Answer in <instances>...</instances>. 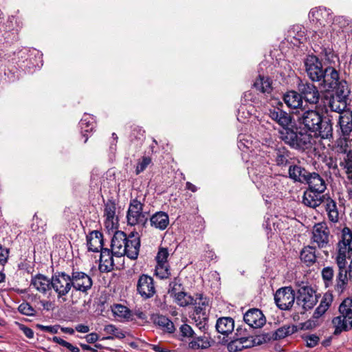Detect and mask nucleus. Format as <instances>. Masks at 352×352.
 <instances>
[{
    "instance_id": "obj_1",
    "label": "nucleus",
    "mask_w": 352,
    "mask_h": 352,
    "mask_svg": "<svg viewBox=\"0 0 352 352\" xmlns=\"http://www.w3.org/2000/svg\"><path fill=\"white\" fill-rule=\"evenodd\" d=\"M111 249L103 248L100 252L99 269L101 272H110L124 267L123 257L126 256L135 260L139 254L140 239L138 233L129 236L122 231H116L111 239Z\"/></svg>"
},
{
    "instance_id": "obj_2",
    "label": "nucleus",
    "mask_w": 352,
    "mask_h": 352,
    "mask_svg": "<svg viewBox=\"0 0 352 352\" xmlns=\"http://www.w3.org/2000/svg\"><path fill=\"white\" fill-rule=\"evenodd\" d=\"M296 122L299 129L313 133L315 137L330 139L333 137V127L329 120H324L323 116L315 109L298 111Z\"/></svg>"
},
{
    "instance_id": "obj_3",
    "label": "nucleus",
    "mask_w": 352,
    "mask_h": 352,
    "mask_svg": "<svg viewBox=\"0 0 352 352\" xmlns=\"http://www.w3.org/2000/svg\"><path fill=\"white\" fill-rule=\"evenodd\" d=\"M339 316L332 320L334 334L348 331L352 328V298H345L339 306Z\"/></svg>"
},
{
    "instance_id": "obj_4",
    "label": "nucleus",
    "mask_w": 352,
    "mask_h": 352,
    "mask_svg": "<svg viewBox=\"0 0 352 352\" xmlns=\"http://www.w3.org/2000/svg\"><path fill=\"white\" fill-rule=\"evenodd\" d=\"M279 138L291 147L297 149L308 148L311 146V135L302 132H295L291 129L279 131Z\"/></svg>"
},
{
    "instance_id": "obj_5",
    "label": "nucleus",
    "mask_w": 352,
    "mask_h": 352,
    "mask_svg": "<svg viewBox=\"0 0 352 352\" xmlns=\"http://www.w3.org/2000/svg\"><path fill=\"white\" fill-rule=\"evenodd\" d=\"M296 303L305 310L311 309L318 302L316 292L307 283L302 282L298 284Z\"/></svg>"
},
{
    "instance_id": "obj_6",
    "label": "nucleus",
    "mask_w": 352,
    "mask_h": 352,
    "mask_svg": "<svg viewBox=\"0 0 352 352\" xmlns=\"http://www.w3.org/2000/svg\"><path fill=\"white\" fill-rule=\"evenodd\" d=\"M51 286L58 298L66 296L73 288L71 275L64 272L55 273L52 276Z\"/></svg>"
},
{
    "instance_id": "obj_7",
    "label": "nucleus",
    "mask_w": 352,
    "mask_h": 352,
    "mask_svg": "<svg viewBox=\"0 0 352 352\" xmlns=\"http://www.w3.org/2000/svg\"><path fill=\"white\" fill-rule=\"evenodd\" d=\"M338 253L336 261L343 265L342 261L349 256L352 252V231L347 227L342 230L340 240L337 245Z\"/></svg>"
},
{
    "instance_id": "obj_8",
    "label": "nucleus",
    "mask_w": 352,
    "mask_h": 352,
    "mask_svg": "<svg viewBox=\"0 0 352 352\" xmlns=\"http://www.w3.org/2000/svg\"><path fill=\"white\" fill-rule=\"evenodd\" d=\"M73 289L87 294L93 285L91 278L83 272L73 270L71 273Z\"/></svg>"
},
{
    "instance_id": "obj_9",
    "label": "nucleus",
    "mask_w": 352,
    "mask_h": 352,
    "mask_svg": "<svg viewBox=\"0 0 352 352\" xmlns=\"http://www.w3.org/2000/svg\"><path fill=\"white\" fill-rule=\"evenodd\" d=\"M274 300L278 308L282 310H288L294 303V292L289 287L280 288L276 291L274 295Z\"/></svg>"
},
{
    "instance_id": "obj_10",
    "label": "nucleus",
    "mask_w": 352,
    "mask_h": 352,
    "mask_svg": "<svg viewBox=\"0 0 352 352\" xmlns=\"http://www.w3.org/2000/svg\"><path fill=\"white\" fill-rule=\"evenodd\" d=\"M330 231L326 223H316L312 230V241L317 244L319 248L327 247L329 243Z\"/></svg>"
},
{
    "instance_id": "obj_11",
    "label": "nucleus",
    "mask_w": 352,
    "mask_h": 352,
    "mask_svg": "<svg viewBox=\"0 0 352 352\" xmlns=\"http://www.w3.org/2000/svg\"><path fill=\"white\" fill-rule=\"evenodd\" d=\"M298 91L302 100L311 104H316L320 100V92L312 83L300 82L298 85Z\"/></svg>"
},
{
    "instance_id": "obj_12",
    "label": "nucleus",
    "mask_w": 352,
    "mask_h": 352,
    "mask_svg": "<svg viewBox=\"0 0 352 352\" xmlns=\"http://www.w3.org/2000/svg\"><path fill=\"white\" fill-rule=\"evenodd\" d=\"M305 71L313 82H320L324 72L321 62L316 56H309L305 61Z\"/></svg>"
},
{
    "instance_id": "obj_13",
    "label": "nucleus",
    "mask_w": 352,
    "mask_h": 352,
    "mask_svg": "<svg viewBox=\"0 0 352 352\" xmlns=\"http://www.w3.org/2000/svg\"><path fill=\"white\" fill-rule=\"evenodd\" d=\"M142 207L143 205L140 201L137 199L131 201L126 216L127 222L129 225L135 226L145 223L146 218L142 212Z\"/></svg>"
},
{
    "instance_id": "obj_14",
    "label": "nucleus",
    "mask_w": 352,
    "mask_h": 352,
    "mask_svg": "<svg viewBox=\"0 0 352 352\" xmlns=\"http://www.w3.org/2000/svg\"><path fill=\"white\" fill-rule=\"evenodd\" d=\"M168 256L169 252L167 248L162 247L159 248L156 256L155 275L161 279L166 278L170 275L169 265L167 261Z\"/></svg>"
},
{
    "instance_id": "obj_15",
    "label": "nucleus",
    "mask_w": 352,
    "mask_h": 352,
    "mask_svg": "<svg viewBox=\"0 0 352 352\" xmlns=\"http://www.w3.org/2000/svg\"><path fill=\"white\" fill-rule=\"evenodd\" d=\"M137 292L144 299L153 297L156 292L153 278L146 274L141 275L137 283Z\"/></svg>"
},
{
    "instance_id": "obj_16",
    "label": "nucleus",
    "mask_w": 352,
    "mask_h": 352,
    "mask_svg": "<svg viewBox=\"0 0 352 352\" xmlns=\"http://www.w3.org/2000/svg\"><path fill=\"white\" fill-rule=\"evenodd\" d=\"M340 126L343 140L346 142L345 146H349L348 142H352V115L351 112H345L338 116Z\"/></svg>"
},
{
    "instance_id": "obj_17",
    "label": "nucleus",
    "mask_w": 352,
    "mask_h": 352,
    "mask_svg": "<svg viewBox=\"0 0 352 352\" xmlns=\"http://www.w3.org/2000/svg\"><path fill=\"white\" fill-rule=\"evenodd\" d=\"M340 81L338 72L333 67H327L321 76L320 85L326 90L333 89Z\"/></svg>"
},
{
    "instance_id": "obj_18",
    "label": "nucleus",
    "mask_w": 352,
    "mask_h": 352,
    "mask_svg": "<svg viewBox=\"0 0 352 352\" xmlns=\"http://www.w3.org/2000/svg\"><path fill=\"white\" fill-rule=\"evenodd\" d=\"M244 321L252 328H261L266 322V319L262 311L258 309H250L243 316Z\"/></svg>"
},
{
    "instance_id": "obj_19",
    "label": "nucleus",
    "mask_w": 352,
    "mask_h": 352,
    "mask_svg": "<svg viewBox=\"0 0 352 352\" xmlns=\"http://www.w3.org/2000/svg\"><path fill=\"white\" fill-rule=\"evenodd\" d=\"M327 194L316 192L314 190L307 188L303 194L302 203L310 208H316L323 203Z\"/></svg>"
},
{
    "instance_id": "obj_20",
    "label": "nucleus",
    "mask_w": 352,
    "mask_h": 352,
    "mask_svg": "<svg viewBox=\"0 0 352 352\" xmlns=\"http://www.w3.org/2000/svg\"><path fill=\"white\" fill-rule=\"evenodd\" d=\"M309 17L322 26H325L326 23H331L332 20L330 10L322 7L312 9L309 12Z\"/></svg>"
},
{
    "instance_id": "obj_21",
    "label": "nucleus",
    "mask_w": 352,
    "mask_h": 352,
    "mask_svg": "<svg viewBox=\"0 0 352 352\" xmlns=\"http://www.w3.org/2000/svg\"><path fill=\"white\" fill-rule=\"evenodd\" d=\"M116 210V204L111 200H108L104 205V216L105 217L104 225L108 230L113 229L118 223Z\"/></svg>"
},
{
    "instance_id": "obj_22",
    "label": "nucleus",
    "mask_w": 352,
    "mask_h": 352,
    "mask_svg": "<svg viewBox=\"0 0 352 352\" xmlns=\"http://www.w3.org/2000/svg\"><path fill=\"white\" fill-rule=\"evenodd\" d=\"M52 278L50 279L47 276L38 274L32 277L30 286H32L38 292L45 294L52 289Z\"/></svg>"
},
{
    "instance_id": "obj_23",
    "label": "nucleus",
    "mask_w": 352,
    "mask_h": 352,
    "mask_svg": "<svg viewBox=\"0 0 352 352\" xmlns=\"http://www.w3.org/2000/svg\"><path fill=\"white\" fill-rule=\"evenodd\" d=\"M305 184L308 188L316 192H323L327 189V184L324 178L316 172L310 173Z\"/></svg>"
},
{
    "instance_id": "obj_24",
    "label": "nucleus",
    "mask_w": 352,
    "mask_h": 352,
    "mask_svg": "<svg viewBox=\"0 0 352 352\" xmlns=\"http://www.w3.org/2000/svg\"><path fill=\"white\" fill-rule=\"evenodd\" d=\"M270 117L276 121L283 129H289L288 126L292 122V117L287 112L279 108H273L269 110Z\"/></svg>"
},
{
    "instance_id": "obj_25",
    "label": "nucleus",
    "mask_w": 352,
    "mask_h": 352,
    "mask_svg": "<svg viewBox=\"0 0 352 352\" xmlns=\"http://www.w3.org/2000/svg\"><path fill=\"white\" fill-rule=\"evenodd\" d=\"M325 105L331 111L340 114H344L347 107V101L342 99L340 97L331 96V97L326 98Z\"/></svg>"
},
{
    "instance_id": "obj_26",
    "label": "nucleus",
    "mask_w": 352,
    "mask_h": 352,
    "mask_svg": "<svg viewBox=\"0 0 352 352\" xmlns=\"http://www.w3.org/2000/svg\"><path fill=\"white\" fill-rule=\"evenodd\" d=\"M272 156L278 166H285L290 164L292 160V155L289 150L284 146L277 147L274 150Z\"/></svg>"
},
{
    "instance_id": "obj_27",
    "label": "nucleus",
    "mask_w": 352,
    "mask_h": 352,
    "mask_svg": "<svg viewBox=\"0 0 352 352\" xmlns=\"http://www.w3.org/2000/svg\"><path fill=\"white\" fill-rule=\"evenodd\" d=\"M309 173L305 168L298 165H289L288 170L289 178L301 184H305Z\"/></svg>"
},
{
    "instance_id": "obj_28",
    "label": "nucleus",
    "mask_w": 352,
    "mask_h": 352,
    "mask_svg": "<svg viewBox=\"0 0 352 352\" xmlns=\"http://www.w3.org/2000/svg\"><path fill=\"white\" fill-rule=\"evenodd\" d=\"M283 100L288 107L293 109H304L303 100L299 92L296 91H287L283 96Z\"/></svg>"
},
{
    "instance_id": "obj_29",
    "label": "nucleus",
    "mask_w": 352,
    "mask_h": 352,
    "mask_svg": "<svg viewBox=\"0 0 352 352\" xmlns=\"http://www.w3.org/2000/svg\"><path fill=\"white\" fill-rule=\"evenodd\" d=\"M87 248L89 251L98 252L103 245L102 234L99 231H93L87 236Z\"/></svg>"
},
{
    "instance_id": "obj_30",
    "label": "nucleus",
    "mask_w": 352,
    "mask_h": 352,
    "mask_svg": "<svg viewBox=\"0 0 352 352\" xmlns=\"http://www.w3.org/2000/svg\"><path fill=\"white\" fill-rule=\"evenodd\" d=\"M342 262L343 265H341L338 263V261H336V263L338 267L339 271L336 279L335 289L338 292H342L345 288V286L347 284L348 281V272L347 270H346V260L344 259V261H342Z\"/></svg>"
},
{
    "instance_id": "obj_31",
    "label": "nucleus",
    "mask_w": 352,
    "mask_h": 352,
    "mask_svg": "<svg viewBox=\"0 0 352 352\" xmlns=\"http://www.w3.org/2000/svg\"><path fill=\"white\" fill-rule=\"evenodd\" d=\"M150 222L151 226L156 229L164 230L169 224V217L165 212L160 211L151 216Z\"/></svg>"
},
{
    "instance_id": "obj_32",
    "label": "nucleus",
    "mask_w": 352,
    "mask_h": 352,
    "mask_svg": "<svg viewBox=\"0 0 352 352\" xmlns=\"http://www.w3.org/2000/svg\"><path fill=\"white\" fill-rule=\"evenodd\" d=\"M215 327L218 333L228 335L234 329V321L230 317H222L217 320Z\"/></svg>"
},
{
    "instance_id": "obj_33",
    "label": "nucleus",
    "mask_w": 352,
    "mask_h": 352,
    "mask_svg": "<svg viewBox=\"0 0 352 352\" xmlns=\"http://www.w3.org/2000/svg\"><path fill=\"white\" fill-rule=\"evenodd\" d=\"M269 334H262L256 336L241 337L242 344L244 349L251 348L256 345H261L270 340Z\"/></svg>"
},
{
    "instance_id": "obj_34",
    "label": "nucleus",
    "mask_w": 352,
    "mask_h": 352,
    "mask_svg": "<svg viewBox=\"0 0 352 352\" xmlns=\"http://www.w3.org/2000/svg\"><path fill=\"white\" fill-rule=\"evenodd\" d=\"M323 203L325 204V209L327 212L329 219L333 223L338 222L339 219V213L336 202L331 198L329 194H327Z\"/></svg>"
},
{
    "instance_id": "obj_35",
    "label": "nucleus",
    "mask_w": 352,
    "mask_h": 352,
    "mask_svg": "<svg viewBox=\"0 0 352 352\" xmlns=\"http://www.w3.org/2000/svg\"><path fill=\"white\" fill-rule=\"evenodd\" d=\"M253 87L263 94H269L272 90V81L267 76H259L254 82Z\"/></svg>"
},
{
    "instance_id": "obj_36",
    "label": "nucleus",
    "mask_w": 352,
    "mask_h": 352,
    "mask_svg": "<svg viewBox=\"0 0 352 352\" xmlns=\"http://www.w3.org/2000/svg\"><path fill=\"white\" fill-rule=\"evenodd\" d=\"M113 315L118 318L119 320H131L132 314L129 309L126 307L116 304L112 307Z\"/></svg>"
},
{
    "instance_id": "obj_37",
    "label": "nucleus",
    "mask_w": 352,
    "mask_h": 352,
    "mask_svg": "<svg viewBox=\"0 0 352 352\" xmlns=\"http://www.w3.org/2000/svg\"><path fill=\"white\" fill-rule=\"evenodd\" d=\"M193 304L195 305L194 313L209 312L208 300L206 298H203L201 294H197L196 298H194Z\"/></svg>"
},
{
    "instance_id": "obj_38",
    "label": "nucleus",
    "mask_w": 352,
    "mask_h": 352,
    "mask_svg": "<svg viewBox=\"0 0 352 352\" xmlns=\"http://www.w3.org/2000/svg\"><path fill=\"white\" fill-rule=\"evenodd\" d=\"M315 248L311 246H307L304 248L300 252V259L307 265H311L315 263L316 256L315 254Z\"/></svg>"
},
{
    "instance_id": "obj_39",
    "label": "nucleus",
    "mask_w": 352,
    "mask_h": 352,
    "mask_svg": "<svg viewBox=\"0 0 352 352\" xmlns=\"http://www.w3.org/2000/svg\"><path fill=\"white\" fill-rule=\"evenodd\" d=\"M153 321L155 324L164 328L168 333H172L175 329L173 322L164 316L157 315L154 316Z\"/></svg>"
},
{
    "instance_id": "obj_40",
    "label": "nucleus",
    "mask_w": 352,
    "mask_h": 352,
    "mask_svg": "<svg viewBox=\"0 0 352 352\" xmlns=\"http://www.w3.org/2000/svg\"><path fill=\"white\" fill-rule=\"evenodd\" d=\"M335 89L336 93L333 96L340 97L347 101L350 94L347 82L345 80H340Z\"/></svg>"
},
{
    "instance_id": "obj_41",
    "label": "nucleus",
    "mask_w": 352,
    "mask_h": 352,
    "mask_svg": "<svg viewBox=\"0 0 352 352\" xmlns=\"http://www.w3.org/2000/svg\"><path fill=\"white\" fill-rule=\"evenodd\" d=\"M104 331L106 334L109 335L107 337L108 340H113V336L117 338L122 339L125 337V334L113 324H107L104 327Z\"/></svg>"
},
{
    "instance_id": "obj_42",
    "label": "nucleus",
    "mask_w": 352,
    "mask_h": 352,
    "mask_svg": "<svg viewBox=\"0 0 352 352\" xmlns=\"http://www.w3.org/2000/svg\"><path fill=\"white\" fill-rule=\"evenodd\" d=\"M210 346V342L206 337L199 336L190 341L188 346L192 349H205Z\"/></svg>"
},
{
    "instance_id": "obj_43",
    "label": "nucleus",
    "mask_w": 352,
    "mask_h": 352,
    "mask_svg": "<svg viewBox=\"0 0 352 352\" xmlns=\"http://www.w3.org/2000/svg\"><path fill=\"white\" fill-rule=\"evenodd\" d=\"M173 296L177 304L179 305L180 306L185 307L188 305H191L194 303V298L187 295L186 293L182 291H180L179 292L177 293Z\"/></svg>"
},
{
    "instance_id": "obj_44",
    "label": "nucleus",
    "mask_w": 352,
    "mask_h": 352,
    "mask_svg": "<svg viewBox=\"0 0 352 352\" xmlns=\"http://www.w3.org/2000/svg\"><path fill=\"white\" fill-rule=\"evenodd\" d=\"M332 301L331 296H324L323 298L320 301L319 306L316 308L314 315L316 317H319L324 314L326 311L329 309Z\"/></svg>"
},
{
    "instance_id": "obj_45",
    "label": "nucleus",
    "mask_w": 352,
    "mask_h": 352,
    "mask_svg": "<svg viewBox=\"0 0 352 352\" xmlns=\"http://www.w3.org/2000/svg\"><path fill=\"white\" fill-rule=\"evenodd\" d=\"M322 277L325 287H329L333 285L334 271L331 267H325L322 270Z\"/></svg>"
},
{
    "instance_id": "obj_46",
    "label": "nucleus",
    "mask_w": 352,
    "mask_h": 352,
    "mask_svg": "<svg viewBox=\"0 0 352 352\" xmlns=\"http://www.w3.org/2000/svg\"><path fill=\"white\" fill-rule=\"evenodd\" d=\"M296 327L294 326L281 327L274 332V338L276 340L283 339L294 333Z\"/></svg>"
},
{
    "instance_id": "obj_47",
    "label": "nucleus",
    "mask_w": 352,
    "mask_h": 352,
    "mask_svg": "<svg viewBox=\"0 0 352 352\" xmlns=\"http://www.w3.org/2000/svg\"><path fill=\"white\" fill-rule=\"evenodd\" d=\"M343 151L345 154L343 161L340 162V166L346 169V174L352 170V151L347 150L348 146H345Z\"/></svg>"
},
{
    "instance_id": "obj_48",
    "label": "nucleus",
    "mask_w": 352,
    "mask_h": 352,
    "mask_svg": "<svg viewBox=\"0 0 352 352\" xmlns=\"http://www.w3.org/2000/svg\"><path fill=\"white\" fill-rule=\"evenodd\" d=\"M80 125L85 132L91 131L94 128V118L85 115L81 119Z\"/></svg>"
},
{
    "instance_id": "obj_49",
    "label": "nucleus",
    "mask_w": 352,
    "mask_h": 352,
    "mask_svg": "<svg viewBox=\"0 0 352 352\" xmlns=\"http://www.w3.org/2000/svg\"><path fill=\"white\" fill-rule=\"evenodd\" d=\"M182 290V285L181 280L178 278H175L169 284L168 293L171 296H174L177 293Z\"/></svg>"
},
{
    "instance_id": "obj_50",
    "label": "nucleus",
    "mask_w": 352,
    "mask_h": 352,
    "mask_svg": "<svg viewBox=\"0 0 352 352\" xmlns=\"http://www.w3.org/2000/svg\"><path fill=\"white\" fill-rule=\"evenodd\" d=\"M151 159L149 157L144 156L141 160H140L137 163L135 168L136 175H139L140 173L143 172L151 164Z\"/></svg>"
},
{
    "instance_id": "obj_51",
    "label": "nucleus",
    "mask_w": 352,
    "mask_h": 352,
    "mask_svg": "<svg viewBox=\"0 0 352 352\" xmlns=\"http://www.w3.org/2000/svg\"><path fill=\"white\" fill-rule=\"evenodd\" d=\"M19 311L28 316H33L36 314L34 309L28 302H23L19 306Z\"/></svg>"
},
{
    "instance_id": "obj_52",
    "label": "nucleus",
    "mask_w": 352,
    "mask_h": 352,
    "mask_svg": "<svg viewBox=\"0 0 352 352\" xmlns=\"http://www.w3.org/2000/svg\"><path fill=\"white\" fill-rule=\"evenodd\" d=\"M241 338L230 342L228 344V349L230 352H237L244 349Z\"/></svg>"
},
{
    "instance_id": "obj_53",
    "label": "nucleus",
    "mask_w": 352,
    "mask_h": 352,
    "mask_svg": "<svg viewBox=\"0 0 352 352\" xmlns=\"http://www.w3.org/2000/svg\"><path fill=\"white\" fill-rule=\"evenodd\" d=\"M303 339L306 342L307 346L310 348L316 346L320 340L319 337L314 334L305 336Z\"/></svg>"
},
{
    "instance_id": "obj_54",
    "label": "nucleus",
    "mask_w": 352,
    "mask_h": 352,
    "mask_svg": "<svg viewBox=\"0 0 352 352\" xmlns=\"http://www.w3.org/2000/svg\"><path fill=\"white\" fill-rule=\"evenodd\" d=\"M179 330L183 337L192 338L195 333L192 327L187 324L181 325Z\"/></svg>"
},
{
    "instance_id": "obj_55",
    "label": "nucleus",
    "mask_w": 352,
    "mask_h": 352,
    "mask_svg": "<svg viewBox=\"0 0 352 352\" xmlns=\"http://www.w3.org/2000/svg\"><path fill=\"white\" fill-rule=\"evenodd\" d=\"M37 327L42 331L50 332L52 333H57L58 330V326H44L42 324H37Z\"/></svg>"
},
{
    "instance_id": "obj_56",
    "label": "nucleus",
    "mask_w": 352,
    "mask_h": 352,
    "mask_svg": "<svg viewBox=\"0 0 352 352\" xmlns=\"http://www.w3.org/2000/svg\"><path fill=\"white\" fill-rule=\"evenodd\" d=\"M8 254V250L3 248V247L0 245V264L3 265L7 262Z\"/></svg>"
},
{
    "instance_id": "obj_57",
    "label": "nucleus",
    "mask_w": 352,
    "mask_h": 352,
    "mask_svg": "<svg viewBox=\"0 0 352 352\" xmlns=\"http://www.w3.org/2000/svg\"><path fill=\"white\" fill-rule=\"evenodd\" d=\"M331 30L333 31V34L338 36H341L343 39L346 38V36L344 34V29L342 28H340L339 29L337 28V23H333L332 24Z\"/></svg>"
},
{
    "instance_id": "obj_58",
    "label": "nucleus",
    "mask_w": 352,
    "mask_h": 352,
    "mask_svg": "<svg viewBox=\"0 0 352 352\" xmlns=\"http://www.w3.org/2000/svg\"><path fill=\"white\" fill-rule=\"evenodd\" d=\"M20 329L23 331V333L25 335V336L30 339L34 338V331L32 329L21 324L20 325Z\"/></svg>"
},
{
    "instance_id": "obj_59",
    "label": "nucleus",
    "mask_w": 352,
    "mask_h": 352,
    "mask_svg": "<svg viewBox=\"0 0 352 352\" xmlns=\"http://www.w3.org/2000/svg\"><path fill=\"white\" fill-rule=\"evenodd\" d=\"M193 320L195 322L197 321H203V320H208V313H194L193 314Z\"/></svg>"
},
{
    "instance_id": "obj_60",
    "label": "nucleus",
    "mask_w": 352,
    "mask_h": 352,
    "mask_svg": "<svg viewBox=\"0 0 352 352\" xmlns=\"http://www.w3.org/2000/svg\"><path fill=\"white\" fill-rule=\"evenodd\" d=\"M85 338L88 343L92 344L98 340L99 336L96 333H91L87 334Z\"/></svg>"
},
{
    "instance_id": "obj_61",
    "label": "nucleus",
    "mask_w": 352,
    "mask_h": 352,
    "mask_svg": "<svg viewBox=\"0 0 352 352\" xmlns=\"http://www.w3.org/2000/svg\"><path fill=\"white\" fill-rule=\"evenodd\" d=\"M321 53L328 60H331L334 57V54L331 49L324 48L322 50Z\"/></svg>"
},
{
    "instance_id": "obj_62",
    "label": "nucleus",
    "mask_w": 352,
    "mask_h": 352,
    "mask_svg": "<svg viewBox=\"0 0 352 352\" xmlns=\"http://www.w3.org/2000/svg\"><path fill=\"white\" fill-rule=\"evenodd\" d=\"M208 320L197 321L195 322L196 326L203 332H205L208 329Z\"/></svg>"
},
{
    "instance_id": "obj_63",
    "label": "nucleus",
    "mask_w": 352,
    "mask_h": 352,
    "mask_svg": "<svg viewBox=\"0 0 352 352\" xmlns=\"http://www.w3.org/2000/svg\"><path fill=\"white\" fill-rule=\"evenodd\" d=\"M76 331L80 333H86L89 331V327L87 325L83 324H79L75 327Z\"/></svg>"
},
{
    "instance_id": "obj_64",
    "label": "nucleus",
    "mask_w": 352,
    "mask_h": 352,
    "mask_svg": "<svg viewBox=\"0 0 352 352\" xmlns=\"http://www.w3.org/2000/svg\"><path fill=\"white\" fill-rule=\"evenodd\" d=\"M134 315L139 319L142 320H146L147 319L146 314L141 311L140 309H137L134 311Z\"/></svg>"
}]
</instances>
